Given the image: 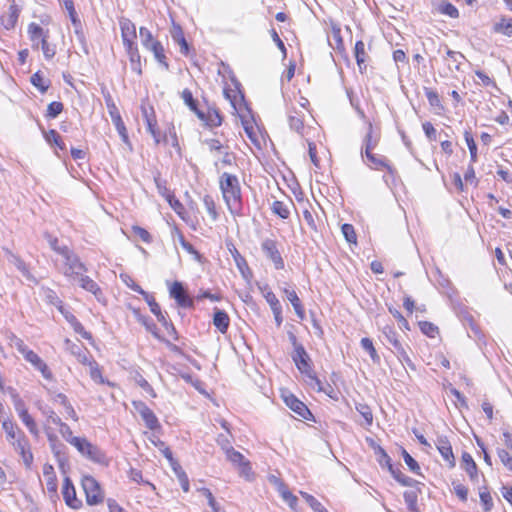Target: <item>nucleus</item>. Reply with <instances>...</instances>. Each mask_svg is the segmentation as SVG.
Segmentation results:
<instances>
[{
    "label": "nucleus",
    "mask_w": 512,
    "mask_h": 512,
    "mask_svg": "<svg viewBox=\"0 0 512 512\" xmlns=\"http://www.w3.org/2000/svg\"><path fill=\"white\" fill-rule=\"evenodd\" d=\"M63 252L62 265L59 267V271L70 282L78 283L82 289L92 293L99 300L102 295L101 288L92 278L85 275L87 272L86 265L72 249Z\"/></svg>",
    "instance_id": "f257e3e1"
},
{
    "label": "nucleus",
    "mask_w": 512,
    "mask_h": 512,
    "mask_svg": "<svg viewBox=\"0 0 512 512\" xmlns=\"http://www.w3.org/2000/svg\"><path fill=\"white\" fill-rule=\"evenodd\" d=\"M219 188L228 211L235 217L242 216L243 199L238 177L224 172L219 177Z\"/></svg>",
    "instance_id": "f03ea898"
},
{
    "label": "nucleus",
    "mask_w": 512,
    "mask_h": 512,
    "mask_svg": "<svg viewBox=\"0 0 512 512\" xmlns=\"http://www.w3.org/2000/svg\"><path fill=\"white\" fill-rule=\"evenodd\" d=\"M292 360L299 372L305 376L306 383L315 391L324 390L323 383L313 369V363L304 346L297 347L293 351Z\"/></svg>",
    "instance_id": "7ed1b4c3"
},
{
    "label": "nucleus",
    "mask_w": 512,
    "mask_h": 512,
    "mask_svg": "<svg viewBox=\"0 0 512 512\" xmlns=\"http://www.w3.org/2000/svg\"><path fill=\"white\" fill-rule=\"evenodd\" d=\"M238 116L251 144L258 150L263 149L267 144L268 136L265 130L257 123L251 109L245 107L244 112H239Z\"/></svg>",
    "instance_id": "20e7f679"
},
{
    "label": "nucleus",
    "mask_w": 512,
    "mask_h": 512,
    "mask_svg": "<svg viewBox=\"0 0 512 512\" xmlns=\"http://www.w3.org/2000/svg\"><path fill=\"white\" fill-rule=\"evenodd\" d=\"M28 35L32 42V48L38 50L41 48L46 60L52 59L56 54V46L48 42V31L37 23H30L28 26Z\"/></svg>",
    "instance_id": "39448f33"
},
{
    "label": "nucleus",
    "mask_w": 512,
    "mask_h": 512,
    "mask_svg": "<svg viewBox=\"0 0 512 512\" xmlns=\"http://www.w3.org/2000/svg\"><path fill=\"white\" fill-rule=\"evenodd\" d=\"M168 295L173 299L177 307L184 309H194V298L190 296L186 286L180 281H166Z\"/></svg>",
    "instance_id": "423d86ee"
},
{
    "label": "nucleus",
    "mask_w": 512,
    "mask_h": 512,
    "mask_svg": "<svg viewBox=\"0 0 512 512\" xmlns=\"http://www.w3.org/2000/svg\"><path fill=\"white\" fill-rule=\"evenodd\" d=\"M223 94L238 115L239 112H244L245 107H248L244 101L241 85L235 79H232L230 83H225Z\"/></svg>",
    "instance_id": "0eeeda50"
},
{
    "label": "nucleus",
    "mask_w": 512,
    "mask_h": 512,
    "mask_svg": "<svg viewBox=\"0 0 512 512\" xmlns=\"http://www.w3.org/2000/svg\"><path fill=\"white\" fill-rule=\"evenodd\" d=\"M82 487L85 492L86 502L88 505H98L103 502L104 494L97 480L92 476H84L82 478Z\"/></svg>",
    "instance_id": "6e6552de"
},
{
    "label": "nucleus",
    "mask_w": 512,
    "mask_h": 512,
    "mask_svg": "<svg viewBox=\"0 0 512 512\" xmlns=\"http://www.w3.org/2000/svg\"><path fill=\"white\" fill-rule=\"evenodd\" d=\"M261 249L267 259H269L276 270H282L285 262L280 251V245L276 239L267 238L261 243Z\"/></svg>",
    "instance_id": "1a4fd4ad"
},
{
    "label": "nucleus",
    "mask_w": 512,
    "mask_h": 512,
    "mask_svg": "<svg viewBox=\"0 0 512 512\" xmlns=\"http://www.w3.org/2000/svg\"><path fill=\"white\" fill-rule=\"evenodd\" d=\"M366 158V164L373 170L383 171L385 170L393 179L397 176L396 168L390 163V161L383 155H378L370 150L368 153H363Z\"/></svg>",
    "instance_id": "9d476101"
},
{
    "label": "nucleus",
    "mask_w": 512,
    "mask_h": 512,
    "mask_svg": "<svg viewBox=\"0 0 512 512\" xmlns=\"http://www.w3.org/2000/svg\"><path fill=\"white\" fill-rule=\"evenodd\" d=\"M141 114L146 124L147 132L151 134L155 144H158L160 142V133L154 108L148 102H143L141 105Z\"/></svg>",
    "instance_id": "9b49d317"
},
{
    "label": "nucleus",
    "mask_w": 512,
    "mask_h": 512,
    "mask_svg": "<svg viewBox=\"0 0 512 512\" xmlns=\"http://www.w3.org/2000/svg\"><path fill=\"white\" fill-rule=\"evenodd\" d=\"M281 397L286 404L295 414L304 420H311L313 415L304 402L298 399L293 393L285 390L282 392Z\"/></svg>",
    "instance_id": "f8f14e48"
},
{
    "label": "nucleus",
    "mask_w": 512,
    "mask_h": 512,
    "mask_svg": "<svg viewBox=\"0 0 512 512\" xmlns=\"http://www.w3.org/2000/svg\"><path fill=\"white\" fill-rule=\"evenodd\" d=\"M23 358L30 363L33 368L41 373L44 379L46 380H53L54 376L51 370L49 369L48 365L44 362V360L33 350L29 349L27 347L25 350H23L20 353Z\"/></svg>",
    "instance_id": "ddd939ff"
},
{
    "label": "nucleus",
    "mask_w": 512,
    "mask_h": 512,
    "mask_svg": "<svg viewBox=\"0 0 512 512\" xmlns=\"http://www.w3.org/2000/svg\"><path fill=\"white\" fill-rule=\"evenodd\" d=\"M197 117L210 127H219L223 122V117L220 111L214 106L200 107L196 111Z\"/></svg>",
    "instance_id": "4468645a"
},
{
    "label": "nucleus",
    "mask_w": 512,
    "mask_h": 512,
    "mask_svg": "<svg viewBox=\"0 0 512 512\" xmlns=\"http://www.w3.org/2000/svg\"><path fill=\"white\" fill-rule=\"evenodd\" d=\"M165 458L169 461L172 470L178 478L182 490L187 493L190 490V483L187 474L179 464V462L173 457V454L169 448L163 450Z\"/></svg>",
    "instance_id": "2eb2a0df"
},
{
    "label": "nucleus",
    "mask_w": 512,
    "mask_h": 512,
    "mask_svg": "<svg viewBox=\"0 0 512 512\" xmlns=\"http://www.w3.org/2000/svg\"><path fill=\"white\" fill-rule=\"evenodd\" d=\"M132 406L149 429L154 430L157 427L158 419L156 415L144 402L132 401Z\"/></svg>",
    "instance_id": "dca6fc26"
},
{
    "label": "nucleus",
    "mask_w": 512,
    "mask_h": 512,
    "mask_svg": "<svg viewBox=\"0 0 512 512\" xmlns=\"http://www.w3.org/2000/svg\"><path fill=\"white\" fill-rule=\"evenodd\" d=\"M62 495L66 505L74 510H78L82 506V501L76 496L75 487L69 477H65L62 487Z\"/></svg>",
    "instance_id": "f3484780"
},
{
    "label": "nucleus",
    "mask_w": 512,
    "mask_h": 512,
    "mask_svg": "<svg viewBox=\"0 0 512 512\" xmlns=\"http://www.w3.org/2000/svg\"><path fill=\"white\" fill-rule=\"evenodd\" d=\"M436 448L441 454L444 461L449 468H454L456 465L455 456L453 453L452 445L447 437L441 436L437 438Z\"/></svg>",
    "instance_id": "a211bd4d"
},
{
    "label": "nucleus",
    "mask_w": 512,
    "mask_h": 512,
    "mask_svg": "<svg viewBox=\"0 0 512 512\" xmlns=\"http://www.w3.org/2000/svg\"><path fill=\"white\" fill-rule=\"evenodd\" d=\"M227 246H228V250L231 253V256H232L239 272L241 273V275L245 279L251 278L253 273H252V270L249 267L248 262L246 261L245 257L243 255H241V253L239 252V250L235 247V245L233 243H229Z\"/></svg>",
    "instance_id": "6ab92c4d"
},
{
    "label": "nucleus",
    "mask_w": 512,
    "mask_h": 512,
    "mask_svg": "<svg viewBox=\"0 0 512 512\" xmlns=\"http://www.w3.org/2000/svg\"><path fill=\"white\" fill-rule=\"evenodd\" d=\"M16 411L18 413L19 418L23 422V424L27 427L29 432L35 436L38 437L39 435V429L37 427V424L33 417L28 413V410L26 409L24 403L22 401H19L15 405Z\"/></svg>",
    "instance_id": "aec40b11"
},
{
    "label": "nucleus",
    "mask_w": 512,
    "mask_h": 512,
    "mask_svg": "<svg viewBox=\"0 0 512 512\" xmlns=\"http://www.w3.org/2000/svg\"><path fill=\"white\" fill-rule=\"evenodd\" d=\"M120 28L125 48H131L132 45H135L137 37L135 25L128 19H122L120 21Z\"/></svg>",
    "instance_id": "412c9836"
},
{
    "label": "nucleus",
    "mask_w": 512,
    "mask_h": 512,
    "mask_svg": "<svg viewBox=\"0 0 512 512\" xmlns=\"http://www.w3.org/2000/svg\"><path fill=\"white\" fill-rule=\"evenodd\" d=\"M15 450L19 452L22 457V460L27 468H30L33 462V454L30 450L29 443L25 436L18 437L16 441L12 442Z\"/></svg>",
    "instance_id": "4be33fe9"
},
{
    "label": "nucleus",
    "mask_w": 512,
    "mask_h": 512,
    "mask_svg": "<svg viewBox=\"0 0 512 512\" xmlns=\"http://www.w3.org/2000/svg\"><path fill=\"white\" fill-rule=\"evenodd\" d=\"M169 32H170V35H171L172 39L174 40V42L179 45L180 52L185 56L189 55L190 47L186 41L184 31L179 24L174 22L173 19H172V27Z\"/></svg>",
    "instance_id": "5701e85b"
},
{
    "label": "nucleus",
    "mask_w": 512,
    "mask_h": 512,
    "mask_svg": "<svg viewBox=\"0 0 512 512\" xmlns=\"http://www.w3.org/2000/svg\"><path fill=\"white\" fill-rule=\"evenodd\" d=\"M307 116L309 115L303 111H298V109L293 106L288 116L290 128L303 135L305 129L304 122Z\"/></svg>",
    "instance_id": "b1692460"
},
{
    "label": "nucleus",
    "mask_w": 512,
    "mask_h": 512,
    "mask_svg": "<svg viewBox=\"0 0 512 512\" xmlns=\"http://www.w3.org/2000/svg\"><path fill=\"white\" fill-rule=\"evenodd\" d=\"M329 43L330 46L339 54L344 55L346 53L344 40L341 35V28L338 24H331Z\"/></svg>",
    "instance_id": "393cba45"
},
{
    "label": "nucleus",
    "mask_w": 512,
    "mask_h": 512,
    "mask_svg": "<svg viewBox=\"0 0 512 512\" xmlns=\"http://www.w3.org/2000/svg\"><path fill=\"white\" fill-rule=\"evenodd\" d=\"M380 136V129L375 127L371 122H368V130L364 138L363 153H368L370 150H374L379 144Z\"/></svg>",
    "instance_id": "a878e982"
},
{
    "label": "nucleus",
    "mask_w": 512,
    "mask_h": 512,
    "mask_svg": "<svg viewBox=\"0 0 512 512\" xmlns=\"http://www.w3.org/2000/svg\"><path fill=\"white\" fill-rule=\"evenodd\" d=\"M139 33H140V38H141L143 46L146 47L147 49H150L153 52L156 60L158 62H160L159 43L153 39V36H152V33L150 32V30H148L145 27H141Z\"/></svg>",
    "instance_id": "bb28decb"
},
{
    "label": "nucleus",
    "mask_w": 512,
    "mask_h": 512,
    "mask_svg": "<svg viewBox=\"0 0 512 512\" xmlns=\"http://www.w3.org/2000/svg\"><path fill=\"white\" fill-rule=\"evenodd\" d=\"M292 207H294V203L290 198L286 201L275 200L271 204V211L279 218L286 220L290 217Z\"/></svg>",
    "instance_id": "cd10ccee"
},
{
    "label": "nucleus",
    "mask_w": 512,
    "mask_h": 512,
    "mask_svg": "<svg viewBox=\"0 0 512 512\" xmlns=\"http://www.w3.org/2000/svg\"><path fill=\"white\" fill-rule=\"evenodd\" d=\"M19 17V9L16 5L12 4L0 15V21L5 29L10 30L15 27Z\"/></svg>",
    "instance_id": "c85d7f7f"
},
{
    "label": "nucleus",
    "mask_w": 512,
    "mask_h": 512,
    "mask_svg": "<svg viewBox=\"0 0 512 512\" xmlns=\"http://www.w3.org/2000/svg\"><path fill=\"white\" fill-rule=\"evenodd\" d=\"M212 322L221 334H226L230 326V317L226 311L215 309Z\"/></svg>",
    "instance_id": "c756f323"
},
{
    "label": "nucleus",
    "mask_w": 512,
    "mask_h": 512,
    "mask_svg": "<svg viewBox=\"0 0 512 512\" xmlns=\"http://www.w3.org/2000/svg\"><path fill=\"white\" fill-rule=\"evenodd\" d=\"M108 107L110 108V110H109L110 116H111L112 122H113L116 130L118 131L122 140L125 143L128 142L127 130H126V127L124 125V122L122 121V118H121L119 112L117 111V108L115 107V105L113 103L111 105L108 104Z\"/></svg>",
    "instance_id": "7c9ffc66"
},
{
    "label": "nucleus",
    "mask_w": 512,
    "mask_h": 512,
    "mask_svg": "<svg viewBox=\"0 0 512 512\" xmlns=\"http://www.w3.org/2000/svg\"><path fill=\"white\" fill-rule=\"evenodd\" d=\"M464 59L465 57L461 52L453 51L446 47V56L444 60L446 61L450 71H459Z\"/></svg>",
    "instance_id": "2f4dec72"
},
{
    "label": "nucleus",
    "mask_w": 512,
    "mask_h": 512,
    "mask_svg": "<svg viewBox=\"0 0 512 512\" xmlns=\"http://www.w3.org/2000/svg\"><path fill=\"white\" fill-rule=\"evenodd\" d=\"M282 291L292 304L296 315L299 317V319L303 320L305 318V308L300 298L298 297L296 291L294 289L288 288H284Z\"/></svg>",
    "instance_id": "473e14b6"
},
{
    "label": "nucleus",
    "mask_w": 512,
    "mask_h": 512,
    "mask_svg": "<svg viewBox=\"0 0 512 512\" xmlns=\"http://www.w3.org/2000/svg\"><path fill=\"white\" fill-rule=\"evenodd\" d=\"M165 146L171 147L177 156H181V148L179 145V140L177 136V132L174 126H169L164 134L162 139Z\"/></svg>",
    "instance_id": "72a5a7b5"
},
{
    "label": "nucleus",
    "mask_w": 512,
    "mask_h": 512,
    "mask_svg": "<svg viewBox=\"0 0 512 512\" xmlns=\"http://www.w3.org/2000/svg\"><path fill=\"white\" fill-rule=\"evenodd\" d=\"M202 203L205 211L208 213L209 218L212 222L219 219L220 209L215 198L209 194H206L202 198Z\"/></svg>",
    "instance_id": "f704fd0d"
},
{
    "label": "nucleus",
    "mask_w": 512,
    "mask_h": 512,
    "mask_svg": "<svg viewBox=\"0 0 512 512\" xmlns=\"http://www.w3.org/2000/svg\"><path fill=\"white\" fill-rule=\"evenodd\" d=\"M461 460L462 467L469 475L470 480L476 481L478 479V467L472 456L468 452H463Z\"/></svg>",
    "instance_id": "c9c22d12"
},
{
    "label": "nucleus",
    "mask_w": 512,
    "mask_h": 512,
    "mask_svg": "<svg viewBox=\"0 0 512 512\" xmlns=\"http://www.w3.org/2000/svg\"><path fill=\"white\" fill-rule=\"evenodd\" d=\"M492 31L507 37L512 36V18L502 16L493 24Z\"/></svg>",
    "instance_id": "e433bc0d"
},
{
    "label": "nucleus",
    "mask_w": 512,
    "mask_h": 512,
    "mask_svg": "<svg viewBox=\"0 0 512 512\" xmlns=\"http://www.w3.org/2000/svg\"><path fill=\"white\" fill-rule=\"evenodd\" d=\"M67 13H68V16L71 20V23L73 25V28H74V32L77 36V39L79 40V42L85 46L86 44V39H85V36H84V33H83V30H82V24H81V20L79 19L78 17V14L75 10V7L74 8H71L69 10H66Z\"/></svg>",
    "instance_id": "4c0bfd02"
},
{
    "label": "nucleus",
    "mask_w": 512,
    "mask_h": 512,
    "mask_svg": "<svg viewBox=\"0 0 512 512\" xmlns=\"http://www.w3.org/2000/svg\"><path fill=\"white\" fill-rule=\"evenodd\" d=\"M43 476L46 481V487L48 492L56 493L57 492V477L54 472V468L51 464L46 463L43 466Z\"/></svg>",
    "instance_id": "58836bf2"
},
{
    "label": "nucleus",
    "mask_w": 512,
    "mask_h": 512,
    "mask_svg": "<svg viewBox=\"0 0 512 512\" xmlns=\"http://www.w3.org/2000/svg\"><path fill=\"white\" fill-rule=\"evenodd\" d=\"M354 56L356 59V63L359 67L360 72L366 69V61L368 59V55L366 52L365 43L362 40H358L354 46Z\"/></svg>",
    "instance_id": "ea45409f"
},
{
    "label": "nucleus",
    "mask_w": 512,
    "mask_h": 512,
    "mask_svg": "<svg viewBox=\"0 0 512 512\" xmlns=\"http://www.w3.org/2000/svg\"><path fill=\"white\" fill-rule=\"evenodd\" d=\"M258 289L263 298L269 304L271 310L282 307L276 294L272 291L268 284L259 285Z\"/></svg>",
    "instance_id": "a19ab883"
},
{
    "label": "nucleus",
    "mask_w": 512,
    "mask_h": 512,
    "mask_svg": "<svg viewBox=\"0 0 512 512\" xmlns=\"http://www.w3.org/2000/svg\"><path fill=\"white\" fill-rule=\"evenodd\" d=\"M165 199L175 213L182 219L186 220V209L183 203L171 192L165 193Z\"/></svg>",
    "instance_id": "79ce46f5"
},
{
    "label": "nucleus",
    "mask_w": 512,
    "mask_h": 512,
    "mask_svg": "<svg viewBox=\"0 0 512 512\" xmlns=\"http://www.w3.org/2000/svg\"><path fill=\"white\" fill-rule=\"evenodd\" d=\"M278 492L280 493L283 500L287 502L291 509H295L297 507V497L289 490L288 486L282 481H278Z\"/></svg>",
    "instance_id": "37998d69"
},
{
    "label": "nucleus",
    "mask_w": 512,
    "mask_h": 512,
    "mask_svg": "<svg viewBox=\"0 0 512 512\" xmlns=\"http://www.w3.org/2000/svg\"><path fill=\"white\" fill-rule=\"evenodd\" d=\"M82 455L96 463H104L106 459L102 450L93 445L91 442L90 447H87Z\"/></svg>",
    "instance_id": "c03bdc74"
},
{
    "label": "nucleus",
    "mask_w": 512,
    "mask_h": 512,
    "mask_svg": "<svg viewBox=\"0 0 512 512\" xmlns=\"http://www.w3.org/2000/svg\"><path fill=\"white\" fill-rule=\"evenodd\" d=\"M3 430L5 431L9 441H16L18 437L25 436L22 431L19 430L17 425L11 420H5L2 423Z\"/></svg>",
    "instance_id": "a18cd8bd"
},
{
    "label": "nucleus",
    "mask_w": 512,
    "mask_h": 512,
    "mask_svg": "<svg viewBox=\"0 0 512 512\" xmlns=\"http://www.w3.org/2000/svg\"><path fill=\"white\" fill-rule=\"evenodd\" d=\"M303 218L312 231H318V214L314 211L311 204H308V207L303 210Z\"/></svg>",
    "instance_id": "49530a36"
},
{
    "label": "nucleus",
    "mask_w": 512,
    "mask_h": 512,
    "mask_svg": "<svg viewBox=\"0 0 512 512\" xmlns=\"http://www.w3.org/2000/svg\"><path fill=\"white\" fill-rule=\"evenodd\" d=\"M393 347L395 348L399 359L402 362H404L405 364H407V366L410 367L412 370H415L416 369L415 364L413 363L408 352L406 351V349L404 348V346L401 344V342L398 339H394Z\"/></svg>",
    "instance_id": "de8ad7c7"
},
{
    "label": "nucleus",
    "mask_w": 512,
    "mask_h": 512,
    "mask_svg": "<svg viewBox=\"0 0 512 512\" xmlns=\"http://www.w3.org/2000/svg\"><path fill=\"white\" fill-rule=\"evenodd\" d=\"M479 498L485 512H490L493 509V497L487 486L479 489Z\"/></svg>",
    "instance_id": "09e8293b"
},
{
    "label": "nucleus",
    "mask_w": 512,
    "mask_h": 512,
    "mask_svg": "<svg viewBox=\"0 0 512 512\" xmlns=\"http://www.w3.org/2000/svg\"><path fill=\"white\" fill-rule=\"evenodd\" d=\"M221 157L216 162V166L220 165L222 168L224 167H233L237 165V157L234 152L228 151L225 149L222 153H220Z\"/></svg>",
    "instance_id": "8fccbe9b"
},
{
    "label": "nucleus",
    "mask_w": 512,
    "mask_h": 512,
    "mask_svg": "<svg viewBox=\"0 0 512 512\" xmlns=\"http://www.w3.org/2000/svg\"><path fill=\"white\" fill-rule=\"evenodd\" d=\"M178 335L174 325L162 319V340L167 343L177 340Z\"/></svg>",
    "instance_id": "3c124183"
},
{
    "label": "nucleus",
    "mask_w": 512,
    "mask_h": 512,
    "mask_svg": "<svg viewBox=\"0 0 512 512\" xmlns=\"http://www.w3.org/2000/svg\"><path fill=\"white\" fill-rule=\"evenodd\" d=\"M389 472L392 474L394 479L400 483L402 486H413L414 483H416L415 480L412 478L406 476L401 470L394 469L393 465L391 464L390 467H387Z\"/></svg>",
    "instance_id": "603ef678"
},
{
    "label": "nucleus",
    "mask_w": 512,
    "mask_h": 512,
    "mask_svg": "<svg viewBox=\"0 0 512 512\" xmlns=\"http://www.w3.org/2000/svg\"><path fill=\"white\" fill-rule=\"evenodd\" d=\"M418 327L420 331L429 338H436L439 335V328L432 322L419 321Z\"/></svg>",
    "instance_id": "864d4df0"
},
{
    "label": "nucleus",
    "mask_w": 512,
    "mask_h": 512,
    "mask_svg": "<svg viewBox=\"0 0 512 512\" xmlns=\"http://www.w3.org/2000/svg\"><path fill=\"white\" fill-rule=\"evenodd\" d=\"M30 81L41 93H45L50 87V80L44 79L40 71L34 73Z\"/></svg>",
    "instance_id": "5fc2aeb1"
},
{
    "label": "nucleus",
    "mask_w": 512,
    "mask_h": 512,
    "mask_svg": "<svg viewBox=\"0 0 512 512\" xmlns=\"http://www.w3.org/2000/svg\"><path fill=\"white\" fill-rule=\"evenodd\" d=\"M134 314L136 315L138 321L145 326L147 331L151 332L155 338L160 339V334L158 332L157 325L152 320H149L147 317L142 316L138 310H134Z\"/></svg>",
    "instance_id": "6e6d98bb"
},
{
    "label": "nucleus",
    "mask_w": 512,
    "mask_h": 512,
    "mask_svg": "<svg viewBox=\"0 0 512 512\" xmlns=\"http://www.w3.org/2000/svg\"><path fill=\"white\" fill-rule=\"evenodd\" d=\"M198 492H200L202 495H204L208 501L209 506L211 507L213 512H225L222 510L218 502L216 501L215 497L213 496L210 489L202 487L198 489Z\"/></svg>",
    "instance_id": "4d7b16f0"
},
{
    "label": "nucleus",
    "mask_w": 512,
    "mask_h": 512,
    "mask_svg": "<svg viewBox=\"0 0 512 512\" xmlns=\"http://www.w3.org/2000/svg\"><path fill=\"white\" fill-rule=\"evenodd\" d=\"M44 299L48 304L55 306L57 309L61 308L63 302L57 296L56 292L50 288H43Z\"/></svg>",
    "instance_id": "13d9d810"
},
{
    "label": "nucleus",
    "mask_w": 512,
    "mask_h": 512,
    "mask_svg": "<svg viewBox=\"0 0 512 512\" xmlns=\"http://www.w3.org/2000/svg\"><path fill=\"white\" fill-rule=\"evenodd\" d=\"M341 231L347 242H349L350 244L357 245V234L352 224H343L341 226Z\"/></svg>",
    "instance_id": "bf43d9fd"
},
{
    "label": "nucleus",
    "mask_w": 512,
    "mask_h": 512,
    "mask_svg": "<svg viewBox=\"0 0 512 512\" xmlns=\"http://www.w3.org/2000/svg\"><path fill=\"white\" fill-rule=\"evenodd\" d=\"M181 97L189 109L196 114V111H198L200 107L197 100L194 99L192 92L189 89H184L181 93Z\"/></svg>",
    "instance_id": "052dcab7"
},
{
    "label": "nucleus",
    "mask_w": 512,
    "mask_h": 512,
    "mask_svg": "<svg viewBox=\"0 0 512 512\" xmlns=\"http://www.w3.org/2000/svg\"><path fill=\"white\" fill-rule=\"evenodd\" d=\"M401 455L403 457L405 464L408 466V468L413 473L420 475L421 468H420L418 462L405 449H402Z\"/></svg>",
    "instance_id": "680f3d73"
},
{
    "label": "nucleus",
    "mask_w": 512,
    "mask_h": 512,
    "mask_svg": "<svg viewBox=\"0 0 512 512\" xmlns=\"http://www.w3.org/2000/svg\"><path fill=\"white\" fill-rule=\"evenodd\" d=\"M453 491L461 502L468 500V487L458 481H452Z\"/></svg>",
    "instance_id": "e2e57ef3"
},
{
    "label": "nucleus",
    "mask_w": 512,
    "mask_h": 512,
    "mask_svg": "<svg viewBox=\"0 0 512 512\" xmlns=\"http://www.w3.org/2000/svg\"><path fill=\"white\" fill-rule=\"evenodd\" d=\"M361 346L368 352L373 362H379V355L374 347V344L370 338L364 337L361 339Z\"/></svg>",
    "instance_id": "0e129e2a"
},
{
    "label": "nucleus",
    "mask_w": 512,
    "mask_h": 512,
    "mask_svg": "<svg viewBox=\"0 0 512 512\" xmlns=\"http://www.w3.org/2000/svg\"><path fill=\"white\" fill-rule=\"evenodd\" d=\"M240 476L244 477L246 480H252L254 477V472L252 470L251 463L248 459L240 463L236 466Z\"/></svg>",
    "instance_id": "69168bd1"
},
{
    "label": "nucleus",
    "mask_w": 512,
    "mask_h": 512,
    "mask_svg": "<svg viewBox=\"0 0 512 512\" xmlns=\"http://www.w3.org/2000/svg\"><path fill=\"white\" fill-rule=\"evenodd\" d=\"M403 496H404L405 503L407 504V507L411 512H420L417 509L418 495L415 491H406V492H404Z\"/></svg>",
    "instance_id": "338daca9"
},
{
    "label": "nucleus",
    "mask_w": 512,
    "mask_h": 512,
    "mask_svg": "<svg viewBox=\"0 0 512 512\" xmlns=\"http://www.w3.org/2000/svg\"><path fill=\"white\" fill-rule=\"evenodd\" d=\"M497 456L501 463L512 472V455L506 449H498Z\"/></svg>",
    "instance_id": "774afa93"
}]
</instances>
